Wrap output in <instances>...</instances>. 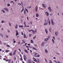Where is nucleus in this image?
<instances>
[{
	"label": "nucleus",
	"instance_id": "f257e3e1",
	"mask_svg": "<svg viewBox=\"0 0 63 63\" xmlns=\"http://www.w3.org/2000/svg\"><path fill=\"white\" fill-rule=\"evenodd\" d=\"M51 21L52 25H54L55 24V23L53 22V19H51Z\"/></svg>",
	"mask_w": 63,
	"mask_h": 63
},
{
	"label": "nucleus",
	"instance_id": "f03ea898",
	"mask_svg": "<svg viewBox=\"0 0 63 63\" xmlns=\"http://www.w3.org/2000/svg\"><path fill=\"white\" fill-rule=\"evenodd\" d=\"M45 42H43L42 44L41 47H45L44 45H45Z\"/></svg>",
	"mask_w": 63,
	"mask_h": 63
},
{
	"label": "nucleus",
	"instance_id": "7ed1b4c3",
	"mask_svg": "<svg viewBox=\"0 0 63 63\" xmlns=\"http://www.w3.org/2000/svg\"><path fill=\"white\" fill-rule=\"evenodd\" d=\"M42 6L43 7L44 9H46V7H47V5H46L44 4H42Z\"/></svg>",
	"mask_w": 63,
	"mask_h": 63
},
{
	"label": "nucleus",
	"instance_id": "20e7f679",
	"mask_svg": "<svg viewBox=\"0 0 63 63\" xmlns=\"http://www.w3.org/2000/svg\"><path fill=\"white\" fill-rule=\"evenodd\" d=\"M45 14L47 16H49V13H48L47 12H46Z\"/></svg>",
	"mask_w": 63,
	"mask_h": 63
},
{
	"label": "nucleus",
	"instance_id": "39448f33",
	"mask_svg": "<svg viewBox=\"0 0 63 63\" xmlns=\"http://www.w3.org/2000/svg\"><path fill=\"white\" fill-rule=\"evenodd\" d=\"M4 9L5 10L6 12H8L9 11V9L6 8H4Z\"/></svg>",
	"mask_w": 63,
	"mask_h": 63
},
{
	"label": "nucleus",
	"instance_id": "423d86ee",
	"mask_svg": "<svg viewBox=\"0 0 63 63\" xmlns=\"http://www.w3.org/2000/svg\"><path fill=\"white\" fill-rule=\"evenodd\" d=\"M48 9L50 12H51V7H48Z\"/></svg>",
	"mask_w": 63,
	"mask_h": 63
},
{
	"label": "nucleus",
	"instance_id": "0eeeda50",
	"mask_svg": "<svg viewBox=\"0 0 63 63\" xmlns=\"http://www.w3.org/2000/svg\"><path fill=\"white\" fill-rule=\"evenodd\" d=\"M48 39H49L48 38H46L44 40V41H46V42H48Z\"/></svg>",
	"mask_w": 63,
	"mask_h": 63
},
{
	"label": "nucleus",
	"instance_id": "6e6552de",
	"mask_svg": "<svg viewBox=\"0 0 63 63\" xmlns=\"http://www.w3.org/2000/svg\"><path fill=\"white\" fill-rule=\"evenodd\" d=\"M47 23H48V22L49 23V25H50V20H49V19H48V20L47 21Z\"/></svg>",
	"mask_w": 63,
	"mask_h": 63
},
{
	"label": "nucleus",
	"instance_id": "1a4fd4ad",
	"mask_svg": "<svg viewBox=\"0 0 63 63\" xmlns=\"http://www.w3.org/2000/svg\"><path fill=\"white\" fill-rule=\"evenodd\" d=\"M48 23L47 22H46L44 24V26H46L47 24H48Z\"/></svg>",
	"mask_w": 63,
	"mask_h": 63
},
{
	"label": "nucleus",
	"instance_id": "9d476101",
	"mask_svg": "<svg viewBox=\"0 0 63 63\" xmlns=\"http://www.w3.org/2000/svg\"><path fill=\"white\" fill-rule=\"evenodd\" d=\"M59 33L58 32H55V34L56 36H58V35Z\"/></svg>",
	"mask_w": 63,
	"mask_h": 63
},
{
	"label": "nucleus",
	"instance_id": "9b49d317",
	"mask_svg": "<svg viewBox=\"0 0 63 63\" xmlns=\"http://www.w3.org/2000/svg\"><path fill=\"white\" fill-rule=\"evenodd\" d=\"M15 28L16 29H17V28H18V25L17 24L16 25L15 27Z\"/></svg>",
	"mask_w": 63,
	"mask_h": 63
},
{
	"label": "nucleus",
	"instance_id": "f8f14e48",
	"mask_svg": "<svg viewBox=\"0 0 63 63\" xmlns=\"http://www.w3.org/2000/svg\"><path fill=\"white\" fill-rule=\"evenodd\" d=\"M45 52H46V53H48V51L47 50V49H46L45 50Z\"/></svg>",
	"mask_w": 63,
	"mask_h": 63
},
{
	"label": "nucleus",
	"instance_id": "ddd939ff",
	"mask_svg": "<svg viewBox=\"0 0 63 63\" xmlns=\"http://www.w3.org/2000/svg\"><path fill=\"white\" fill-rule=\"evenodd\" d=\"M45 31L46 34H48V31L47 30V29H46L45 30Z\"/></svg>",
	"mask_w": 63,
	"mask_h": 63
},
{
	"label": "nucleus",
	"instance_id": "4468645a",
	"mask_svg": "<svg viewBox=\"0 0 63 63\" xmlns=\"http://www.w3.org/2000/svg\"><path fill=\"white\" fill-rule=\"evenodd\" d=\"M16 50H15V51L13 53V55H15V54H16Z\"/></svg>",
	"mask_w": 63,
	"mask_h": 63
},
{
	"label": "nucleus",
	"instance_id": "2eb2a0df",
	"mask_svg": "<svg viewBox=\"0 0 63 63\" xmlns=\"http://www.w3.org/2000/svg\"><path fill=\"white\" fill-rule=\"evenodd\" d=\"M37 11H38V7L36 6L35 7V12H37Z\"/></svg>",
	"mask_w": 63,
	"mask_h": 63
},
{
	"label": "nucleus",
	"instance_id": "dca6fc26",
	"mask_svg": "<svg viewBox=\"0 0 63 63\" xmlns=\"http://www.w3.org/2000/svg\"><path fill=\"white\" fill-rule=\"evenodd\" d=\"M16 36H17V35H18L19 34L18 32H17V31H16Z\"/></svg>",
	"mask_w": 63,
	"mask_h": 63
},
{
	"label": "nucleus",
	"instance_id": "f3484780",
	"mask_svg": "<svg viewBox=\"0 0 63 63\" xmlns=\"http://www.w3.org/2000/svg\"><path fill=\"white\" fill-rule=\"evenodd\" d=\"M49 31L51 33H52V32H51V31H52V29H51V28H49Z\"/></svg>",
	"mask_w": 63,
	"mask_h": 63
},
{
	"label": "nucleus",
	"instance_id": "a211bd4d",
	"mask_svg": "<svg viewBox=\"0 0 63 63\" xmlns=\"http://www.w3.org/2000/svg\"><path fill=\"white\" fill-rule=\"evenodd\" d=\"M9 61V62H8L9 63H10L11 61V59H9V60H6V61Z\"/></svg>",
	"mask_w": 63,
	"mask_h": 63
},
{
	"label": "nucleus",
	"instance_id": "6ab92c4d",
	"mask_svg": "<svg viewBox=\"0 0 63 63\" xmlns=\"http://www.w3.org/2000/svg\"><path fill=\"white\" fill-rule=\"evenodd\" d=\"M39 14H36V16L37 17H39Z\"/></svg>",
	"mask_w": 63,
	"mask_h": 63
},
{
	"label": "nucleus",
	"instance_id": "aec40b11",
	"mask_svg": "<svg viewBox=\"0 0 63 63\" xmlns=\"http://www.w3.org/2000/svg\"><path fill=\"white\" fill-rule=\"evenodd\" d=\"M52 41L53 42V44H55V42L54 41V40L53 39H52Z\"/></svg>",
	"mask_w": 63,
	"mask_h": 63
},
{
	"label": "nucleus",
	"instance_id": "412c9836",
	"mask_svg": "<svg viewBox=\"0 0 63 63\" xmlns=\"http://www.w3.org/2000/svg\"><path fill=\"white\" fill-rule=\"evenodd\" d=\"M24 51H25V52H26V53H28V51L26 50V49H25L24 50Z\"/></svg>",
	"mask_w": 63,
	"mask_h": 63
},
{
	"label": "nucleus",
	"instance_id": "4be33fe9",
	"mask_svg": "<svg viewBox=\"0 0 63 63\" xmlns=\"http://www.w3.org/2000/svg\"><path fill=\"white\" fill-rule=\"evenodd\" d=\"M24 38H26V36L25 34H24Z\"/></svg>",
	"mask_w": 63,
	"mask_h": 63
},
{
	"label": "nucleus",
	"instance_id": "5701e85b",
	"mask_svg": "<svg viewBox=\"0 0 63 63\" xmlns=\"http://www.w3.org/2000/svg\"><path fill=\"white\" fill-rule=\"evenodd\" d=\"M24 15H26V11L25 10H24Z\"/></svg>",
	"mask_w": 63,
	"mask_h": 63
},
{
	"label": "nucleus",
	"instance_id": "b1692460",
	"mask_svg": "<svg viewBox=\"0 0 63 63\" xmlns=\"http://www.w3.org/2000/svg\"><path fill=\"white\" fill-rule=\"evenodd\" d=\"M33 49H34V50H37V49H36V48H35L34 47H33Z\"/></svg>",
	"mask_w": 63,
	"mask_h": 63
},
{
	"label": "nucleus",
	"instance_id": "393cba45",
	"mask_svg": "<svg viewBox=\"0 0 63 63\" xmlns=\"http://www.w3.org/2000/svg\"><path fill=\"white\" fill-rule=\"evenodd\" d=\"M24 60H25L26 59V56L25 55H24Z\"/></svg>",
	"mask_w": 63,
	"mask_h": 63
},
{
	"label": "nucleus",
	"instance_id": "a878e982",
	"mask_svg": "<svg viewBox=\"0 0 63 63\" xmlns=\"http://www.w3.org/2000/svg\"><path fill=\"white\" fill-rule=\"evenodd\" d=\"M5 22V21L3 20H2L1 21V23H4Z\"/></svg>",
	"mask_w": 63,
	"mask_h": 63
},
{
	"label": "nucleus",
	"instance_id": "bb28decb",
	"mask_svg": "<svg viewBox=\"0 0 63 63\" xmlns=\"http://www.w3.org/2000/svg\"><path fill=\"white\" fill-rule=\"evenodd\" d=\"M30 42L31 43H34V42H33V40H31Z\"/></svg>",
	"mask_w": 63,
	"mask_h": 63
},
{
	"label": "nucleus",
	"instance_id": "cd10ccee",
	"mask_svg": "<svg viewBox=\"0 0 63 63\" xmlns=\"http://www.w3.org/2000/svg\"><path fill=\"white\" fill-rule=\"evenodd\" d=\"M28 61H29V63H32V62L30 60H28Z\"/></svg>",
	"mask_w": 63,
	"mask_h": 63
},
{
	"label": "nucleus",
	"instance_id": "c85d7f7f",
	"mask_svg": "<svg viewBox=\"0 0 63 63\" xmlns=\"http://www.w3.org/2000/svg\"><path fill=\"white\" fill-rule=\"evenodd\" d=\"M1 11L3 13H5V11L4 10H2Z\"/></svg>",
	"mask_w": 63,
	"mask_h": 63
},
{
	"label": "nucleus",
	"instance_id": "c756f323",
	"mask_svg": "<svg viewBox=\"0 0 63 63\" xmlns=\"http://www.w3.org/2000/svg\"><path fill=\"white\" fill-rule=\"evenodd\" d=\"M49 63H52V61L50 60H49Z\"/></svg>",
	"mask_w": 63,
	"mask_h": 63
},
{
	"label": "nucleus",
	"instance_id": "7c9ffc66",
	"mask_svg": "<svg viewBox=\"0 0 63 63\" xmlns=\"http://www.w3.org/2000/svg\"><path fill=\"white\" fill-rule=\"evenodd\" d=\"M19 27H23V26L19 25Z\"/></svg>",
	"mask_w": 63,
	"mask_h": 63
},
{
	"label": "nucleus",
	"instance_id": "2f4dec72",
	"mask_svg": "<svg viewBox=\"0 0 63 63\" xmlns=\"http://www.w3.org/2000/svg\"><path fill=\"white\" fill-rule=\"evenodd\" d=\"M18 5H19L20 6L21 5V3H17Z\"/></svg>",
	"mask_w": 63,
	"mask_h": 63
},
{
	"label": "nucleus",
	"instance_id": "473e14b6",
	"mask_svg": "<svg viewBox=\"0 0 63 63\" xmlns=\"http://www.w3.org/2000/svg\"><path fill=\"white\" fill-rule=\"evenodd\" d=\"M7 31L8 33H10V31L9 30H7Z\"/></svg>",
	"mask_w": 63,
	"mask_h": 63
},
{
	"label": "nucleus",
	"instance_id": "72a5a7b5",
	"mask_svg": "<svg viewBox=\"0 0 63 63\" xmlns=\"http://www.w3.org/2000/svg\"><path fill=\"white\" fill-rule=\"evenodd\" d=\"M10 56H12V55H13V54L12 53H10Z\"/></svg>",
	"mask_w": 63,
	"mask_h": 63
},
{
	"label": "nucleus",
	"instance_id": "f704fd0d",
	"mask_svg": "<svg viewBox=\"0 0 63 63\" xmlns=\"http://www.w3.org/2000/svg\"><path fill=\"white\" fill-rule=\"evenodd\" d=\"M9 50H6L5 51V52H9Z\"/></svg>",
	"mask_w": 63,
	"mask_h": 63
},
{
	"label": "nucleus",
	"instance_id": "c9c22d12",
	"mask_svg": "<svg viewBox=\"0 0 63 63\" xmlns=\"http://www.w3.org/2000/svg\"><path fill=\"white\" fill-rule=\"evenodd\" d=\"M25 9L26 12H27V13H28V11L27 10V9H26V8H25Z\"/></svg>",
	"mask_w": 63,
	"mask_h": 63
},
{
	"label": "nucleus",
	"instance_id": "e433bc0d",
	"mask_svg": "<svg viewBox=\"0 0 63 63\" xmlns=\"http://www.w3.org/2000/svg\"><path fill=\"white\" fill-rule=\"evenodd\" d=\"M20 41H19V42H17V44L18 45H19V44H20Z\"/></svg>",
	"mask_w": 63,
	"mask_h": 63
},
{
	"label": "nucleus",
	"instance_id": "4c0bfd02",
	"mask_svg": "<svg viewBox=\"0 0 63 63\" xmlns=\"http://www.w3.org/2000/svg\"><path fill=\"white\" fill-rule=\"evenodd\" d=\"M34 61L35 62H37V60H36V59H35Z\"/></svg>",
	"mask_w": 63,
	"mask_h": 63
},
{
	"label": "nucleus",
	"instance_id": "58836bf2",
	"mask_svg": "<svg viewBox=\"0 0 63 63\" xmlns=\"http://www.w3.org/2000/svg\"><path fill=\"white\" fill-rule=\"evenodd\" d=\"M7 5L8 7H9V6H10V4H7Z\"/></svg>",
	"mask_w": 63,
	"mask_h": 63
},
{
	"label": "nucleus",
	"instance_id": "ea45409f",
	"mask_svg": "<svg viewBox=\"0 0 63 63\" xmlns=\"http://www.w3.org/2000/svg\"><path fill=\"white\" fill-rule=\"evenodd\" d=\"M24 10V9H22V10L21 11V13H22V12H23V11Z\"/></svg>",
	"mask_w": 63,
	"mask_h": 63
},
{
	"label": "nucleus",
	"instance_id": "a19ab883",
	"mask_svg": "<svg viewBox=\"0 0 63 63\" xmlns=\"http://www.w3.org/2000/svg\"><path fill=\"white\" fill-rule=\"evenodd\" d=\"M6 38H9V37H8V36L7 35H6Z\"/></svg>",
	"mask_w": 63,
	"mask_h": 63
},
{
	"label": "nucleus",
	"instance_id": "79ce46f5",
	"mask_svg": "<svg viewBox=\"0 0 63 63\" xmlns=\"http://www.w3.org/2000/svg\"><path fill=\"white\" fill-rule=\"evenodd\" d=\"M0 36H3V35H2V33H0Z\"/></svg>",
	"mask_w": 63,
	"mask_h": 63
},
{
	"label": "nucleus",
	"instance_id": "37998d69",
	"mask_svg": "<svg viewBox=\"0 0 63 63\" xmlns=\"http://www.w3.org/2000/svg\"><path fill=\"white\" fill-rule=\"evenodd\" d=\"M37 55V53H35V56H36V55Z\"/></svg>",
	"mask_w": 63,
	"mask_h": 63
},
{
	"label": "nucleus",
	"instance_id": "c03bdc74",
	"mask_svg": "<svg viewBox=\"0 0 63 63\" xmlns=\"http://www.w3.org/2000/svg\"><path fill=\"white\" fill-rule=\"evenodd\" d=\"M40 56V55H38L37 56H36V57H39Z\"/></svg>",
	"mask_w": 63,
	"mask_h": 63
},
{
	"label": "nucleus",
	"instance_id": "a18cd8bd",
	"mask_svg": "<svg viewBox=\"0 0 63 63\" xmlns=\"http://www.w3.org/2000/svg\"><path fill=\"white\" fill-rule=\"evenodd\" d=\"M7 47H10V46H9V45H7Z\"/></svg>",
	"mask_w": 63,
	"mask_h": 63
},
{
	"label": "nucleus",
	"instance_id": "49530a36",
	"mask_svg": "<svg viewBox=\"0 0 63 63\" xmlns=\"http://www.w3.org/2000/svg\"><path fill=\"white\" fill-rule=\"evenodd\" d=\"M32 35L31 34H30L29 35V37H31V36H32Z\"/></svg>",
	"mask_w": 63,
	"mask_h": 63
},
{
	"label": "nucleus",
	"instance_id": "de8ad7c7",
	"mask_svg": "<svg viewBox=\"0 0 63 63\" xmlns=\"http://www.w3.org/2000/svg\"><path fill=\"white\" fill-rule=\"evenodd\" d=\"M36 36H35L34 37H33V39H35L36 38Z\"/></svg>",
	"mask_w": 63,
	"mask_h": 63
},
{
	"label": "nucleus",
	"instance_id": "09e8293b",
	"mask_svg": "<svg viewBox=\"0 0 63 63\" xmlns=\"http://www.w3.org/2000/svg\"><path fill=\"white\" fill-rule=\"evenodd\" d=\"M9 26H12V25H11V23H9Z\"/></svg>",
	"mask_w": 63,
	"mask_h": 63
},
{
	"label": "nucleus",
	"instance_id": "8fccbe9b",
	"mask_svg": "<svg viewBox=\"0 0 63 63\" xmlns=\"http://www.w3.org/2000/svg\"><path fill=\"white\" fill-rule=\"evenodd\" d=\"M58 63H61V62H60V61H58Z\"/></svg>",
	"mask_w": 63,
	"mask_h": 63
},
{
	"label": "nucleus",
	"instance_id": "3c124183",
	"mask_svg": "<svg viewBox=\"0 0 63 63\" xmlns=\"http://www.w3.org/2000/svg\"><path fill=\"white\" fill-rule=\"evenodd\" d=\"M35 31L34 32H33V35H34L35 34Z\"/></svg>",
	"mask_w": 63,
	"mask_h": 63
},
{
	"label": "nucleus",
	"instance_id": "603ef678",
	"mask_svg": "<svg viewBox=\"0 0 63 63\" xmlns=\"http://www.w3.org/2000/svg\"><path fill=\"white\" fill-rule=\"evenodd\" d=\"M52 38H53V39H54V40H55V37H54V36H53L52 37Z\"/></svg>",
	"mask_w": 63,
	"mask_h": 63
},
{
	"label": "nucleus",
	"instance_id": "864d4df0",
	"mask_svg": "<svg viewBox=\"0 0 63 63\" xmlns=\"http://www.w3.org/2000/svg\"><path fill=\"white\" fill-rule=\"evenodd\" d=\"M32 31V30H29V32H31V31Z\"/></svg>",
	"mask_w": 63,
	"mask_h": 63
},
{
	"label": "nucleus",
	"instance_id": "5fc2aeb1",
	"mask_svg": "<svg viewBox=\"0 0 63 63\" xmlns=\"http://www.w3.org/2000/svg\"><path fill=\"white\" fill-rule=\"evenodd\" d=\"M32 32H35V31H34V30H32Z\"/></svg>",
	"mask_w": 63,
	"mask_h": 63
},
{
	"label": "nucleus",
	"instance_id": "6e6d98bb",
	"mask_svg": "<svg viewBox=\"0 0 63 63\" xmlns=\"http://www.w3.org/2000/svg\"><path fill=\"white\" fill-rule=\"evenodd\" d=\"M58 40H60V38H58Z\"/></svg>",
	"mask_w": 63,
	"mask_h": 63
},
{
	"label": "nucleus",
	"instance_id": "4d7b16f0",
	"mask_svg": "<svg viewBox=\"0 0 63 63\" xmlns=\"http://www.w3.org/2000/svg\"><path fill=\"white\" fill-rule=\"evenodd\" d=\"M19 36L18 35V36H16V37H17V38H19Z\"/></svg>",
	"mask_w": 63,
	"mask_h": 63
},
{
	"label": "nucleus",
	"instance_id": "13d9d810",
	"mask_svg": "<svg viewBox=\"0 0 63 63\" xmlns=\"http://www.w3.org/2000/svg\"><path fill=\"white\" fill-rule=\"evenodd\" d=\"M0 44H1V45H2V44L1 43V41H0Z\"/></svg>",
	"mask_w": 63,
	"mask_h": 63
},
{
	"label": "nucleus",
	"instance_id": "bf43d9fd",
	"mask_svg": "<svg viewBox=\"0 0 63 63\" xmlns=\"http://www.w3.org/2000/svg\"><path fill=\"white\" fill-rule=\"evenodd\" d=\"M30 23H31V24H32V22H30Z\"/></svg>",
	"mask_w": 63,
	"mask_h": 63
},
{
	"label": "nucleus",
	"instance_id": "052dcab7",
	"mask_svg": "<svg viewBox=\"0 0 63 63\" xmlns=\"http://www.w3.org/2000/svg\"><path fill=\"white\" fill-rule=\"evenodd\" d=\"M50 36L49 35V36H48V38H50Z\"/></svg>",
	"mask_w": 63,
	"mask_h": 63
},
{
	"label": "nucleus",
	"instance_id": "680f3d73",
	"mask_svg": "<svg viewBox=\"0 0 63 63\" xmlns=\"http://www.w3.org/2000/svg\"><path fill=\"white\" fill-rule=\"evenodd\" d=\"M13 43H16V41H13Z\"/></svg>",
	"mask_w": 63,
	"mask_h": 63
},
{
	"label": "nucleus",
	"instance_id": "e2e57ef3",
	"mask_svg": "<svg viewBox=\"0 0 63 63\" xmlns=\"http://www.w3.org/2000/svg\"><path fill=\"white\" fill-rule=\"evenodd\" d=\"M19 50V51L21 52V50H20V49H18Z\"/></svg>",
	"mask_w": 63,
	"mask_h": 63
},
{
	"label": "nucleus",
	"instance_id": "0e129e2a",
	"mask_svg": "<svg viewBox=\"0 0 63 63\" xmlns=\"http://www.w3.org/2000/svg\"><path fill=\"white\" fill-rule=\"evenodd\" d=\"M21 4L22 5H22H23V3H22V2H21Z\"/></svg>",
	"mask_w": 63,
	"mask_h": 63
},
{
	"label": "nucleus",
	"instance_id": "69168bd1",
	"mask_svg": "<svg viewBox=\"0 0 63 63\" xmlns=\"http://www.w3.org/2000/svg\"><path fill=\"white\" fill-rule=\"evenodd\" d=\"M56 53L57 54H58V55H59V53Z\"/></svg>",
	"mask_w": 63,
	"mask_h": 63
},
{
	"label": "nucleus",
	"instance_id": "338daca9",
	"mask_svg": "<svg viewBox=\"0 0 63 63\" xmlns=\"http://www.w3.org/2000/svg\"><path fill=\"white\" fill-rule=\"evenodd\" d=\"M20 60H22V58H21Z\"/></svg>",
	"mask_w": 63,
	"mask_h": 63
},
{
	"label": "nucleus",
	"instance_id": "774afa93",
	"mask_svg": "<svg viewBox=\"0 0 63 63\" xmlns=\"http://www.w3.org/2000/svg\"><path fill=\"white\" fill-rule=\"evenodd\" d=\"M31 53H32V51L31 50H30Z\"/></svg>",
	"mask_w": 63,
	"mask_h": 63
}]
</instances>
